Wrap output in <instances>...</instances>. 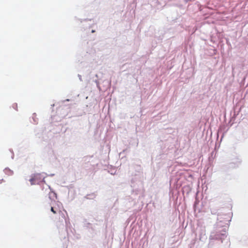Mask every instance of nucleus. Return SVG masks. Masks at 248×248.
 <instances>
[{
    "label": "nucleus",
    "instance_id": "nucleus-2",
    "mask_svg": "<svg viewBox=\"0 0 248 248\" xmlns=\"http://www.w3.org/2000/svg\"><path fill=\"white\" fill-rule=\"evenodd\" d=\"M51 211L52 212H53V213L54 214H56L58 212V211L56 210V209L55 207H51Z\"/></svg>",
    "mask_w": 248,
    "mask_h": 248
},
{
    "label": "nucleus",
    "instance_id": "nucleus-1",
    "mask_svg": "<svg viewBox=\"0 0 248 248\" xmlns=\"http://www.w3.org/2000/svg\"><path fill=\"white\" fill-rule=\"evenodd\" d=\"M45 178V174L44 173H35L31 176L30 181L31 185L39 184L44 181Z\"/></svg>",
    "mask_w": 248,
    "mask_h": 248
}]
</instances>
